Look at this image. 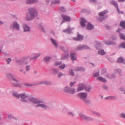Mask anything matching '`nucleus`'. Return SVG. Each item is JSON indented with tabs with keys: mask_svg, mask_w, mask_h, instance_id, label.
<instances>
[{
	"mask_svg": "<svg viewBox=\"0 0 125 125\" xmlns=\"http://www.w3.org/2000/svg\"><path fill=\"white\" fill-rule=\"evenodd\" d=\"M60 3V0H54L51 2L52 4H59Z\"/></svg>",
	"mask_w": 125,
	"mask_h": 125,
	"instance_id": "c85d7f7f",
	"label": "nucleus"
},
{
	"mask_svg": "<svg viewBox=\"0 0 125 125\" xmlns=\"http://www.w3.org/2000/svg\"><path fill=\"white\" fill-rule=\"evenodd\" d=\"M11 26L13 29H14L17 30H19L20 29L19 24L16 21L13 22L11 25Z\"/></svg>",
	"mask_w": 125,
	"mask_h": 125,
	"instance_id": "1a4fd4ad",
	"label": "nucleus"
},
{
	"mask_svg": "<svg viewBox=\"0 0 125 125\" xmlns=\"http://www.w3.org/2000/svg\"><path fill=\"white\" fill-rule=\"evenodd\" d=\"M11 60L10 58H8L6 60V61L8 64L10 63V62L11 61Z\"/></svg>",
	"mask_w": 125,
	"mask_h": 125,
	"instance_id": "69168bd1",
	"label": "nucleus"
},
{
	"mask_svg": "<svg viewBox=\"0 0 125 125\" xmlns=\"http://www.w3.org/2000/svg\"><path fill=\"white\" fill-rule=\"evenodd\" d=\"M6 75L7 77L10 79H11L12 80L16 83L19 82V81L13 76L12 74L10 73H6Z\"/></svg>",
	"mask_w": 125,
	"mask_h": 125,
	"instance_id": "9d476101",
	"label": "nucleus"
},
{
	"mask_svg": "<svg viewBox=\"0 0 125 125\" xmlns=\"http://www.w3.org/2000/svg\"><path fill=\"white\" fill-rule=\"evenodd\" d=\"M28 57H25L22 58L23 61V65H26L29 62L26 61L28 60Z\"/></svg>",
	"mask_w": 125,
	"mask_h": 125,
	"instance_id": "a878e982",
	"label": "nucleus"
},
{
	"mask_svg": "<svg viewBox=\"0 0 125 125\" xmlns=\"http://www.w3.org/2000/svg\"><path fill=\"white\" fill-rule=\"evenodd\" d=\"M67 115H70L72 117H73L75 115L74 113L71 112H69L67 113Z\"/></svg>",
	"mask_w": 125,
	"mask_h": 125,
	"instance_id": "09e8293b",
	"label": "nucleus"
},
{
	"mask_svg": "<svg viewBox=\"0 0 125 125\" xmlns=\"http://www.w3.org/2000/svg\"><path fill=\"white\" fill-rule=\"evenodd\" d=\"M16 62L19 65H23V61L22 60H19L16 61Z\"/></svg>",
	"mask_w": 125,
	"mask_h": 125,
	"instance_id": "49530a36",
	"label": "nucleus"
},
{
	"mask_svg": "<svg viewBox=\"0 0 125 125\" xmlns=\"http://www.w3.org/2000/svg\"><path fill=\"white\" fill-rule=\"evenodd\" d=\"M77 96L83 101L84 99L87 98V94L86 93H81L78 94Z\"/></svg>",
	"mask_w": 125,
	"mask_h": 125,
	"instance_id": "6e6552de",
	"label": "nucleus"
},
{
	"mask_svg": "<svg viewBox=\"0 0 125 125\" xmlns=\"http://www.w3.org/2000/svg\"><path fill=\"white\" fill-rule=\"evenodd\" d=\"M23 85L25 86L31 87L36 85V84L34 83H25Z\"/></svg>",
	"mask_w": 125,
	"mask_h": 125,
	"instance_id": "72a5a7b5",
	"label": "nucleus"
},
{
	"mask_svg": "<svg viewBox=\"0 0 125 125\" xmlns=\"http://www.w3.org/2000/svg\"><path fill=\"white\" fill-rule=\"evenodd\" d=\"M22 27L24 32H28L30 30V27L26 24H23L22 25Z\"/></svg>",
	"mask_w": 125,
	"mask_h": 125,
	"instance_id": "ddd939ff",
	"label": "nucleus"
},
{
	"mask_svg": "<svg viewBox=\"0 0 125 125\" xmlns=\"http://www.w3.org/2000/svg\"><path fill=\"white\" fill-rule=\"evenodd\" d=\"M52 84V82L46 80L45 81V84L47 85H49Z\"/></svg>",
	"mask_w": 125,
	"mask_h": 125,
	"instance_id": "a18cd8bd",
	"label": "nucleus"
},
{
	"mask_svg": "<svg viewBox=\"0 0 125 125\" xmlns=\"http://www.w3.org/2000/svg\"><path fill=\"white\" fill-rule=\"evenodd\" d=\"M41 55V53H37L36 54V55L34 57L31 58L30 59V60H33L39 57Z\"/></svg>",
	"mask_w": 125,
	"mask_h": 125,
	"instance_id": "c756f323",
	"label": "nucleus"
},
{
	"mask_svg": "<svg viewBox=\"0 0 125 125\" xmlns=\"http://www.w3.org/2000/svg\"><path fill=\"white\" fill-rule=\"evenodd\" d=\"M69 74L70 75L72 76H74V73L73 72V69H70L69 71Z\"/></svg>",
	"mask_w": 125,
	"mask_h": 125,
	"instance_id": "de8ad7c7",
	"label": "nucleus"
},
{
	"mask_svg": "<svg viewBox=\"0 0 125 125\" xmlns=\"http://www.w3.org/2000/svg\"><path fill=\"white\" fill-rule=\"evenodd\" d=\"M110 2L111 4L114 6L116 8L117 10L119 11V8L118 7V4L116 1L112 0L110 1Z\"/></svg>",
	"mask_w": 125,
	"mask_h": 125,
	"instance_id": "a211bd4d",
	"label": "nucleus"
},
{
	"mask_svg": "<svg viewBox=\"0 0 125 125\" xmlns=\"http://www.w3.org/2000/svg\"><path fill=\"white\" fill-rule=\"evenodd\" d=\"M121 71L120 69H117L115 71V73H118L119 74H121Z\"/></svg>",
	"mask_w": 125,
	"mask_h": 125,
	"instance_id": "bf43d9fd",
	"label": "nucleus"
},
{
	"mask_svg": "<svg viewBox=\"0 0 125 125\" xmlns=\"http://www.w3.org/2000/svg\"><path fill=\"white\" fill-rule=\"evenodd\" d=\"M13 83L12 84V85L13 86L15 87H22V86L21 84L18 83Z\"/></svg>",
	"mask_w": 125,
	"mask_h": 125,
	"instance_id": "2f4dec72",
	"label": "nucleus"
},
{
	"mask_svg": "<svg viewBox=\"0 0 125 125\" xmlns=\"http://www.w3.org/2000/svg\"><path fill=\"white\" fill-rule=\"evenodd\" d=\"M57 74V77L59 78H61L62 76L64 75V74L62 73L59 72V71Z\"/></svg>",
	"mask_w": 125,
	"mask_h": 125,
	"instance_id": "3c124183",
	"label": "nucleus"
},
{
	"mask_svg": "<svg viewBox=\"0 0 125 125\" xmlns=\"http://www.w3.org/2000/svg\"><path fill=\"white\" fill-rule=\"evenodd\" d=\"M85 120L87 121H93L94 120V118L92 117L86 116Z\"/></svg>",
	"mask_w": 125,
	"mask_h": 125,
	"instance_id": "79ce46f5",
	"label": "nucleus"
},
{
	"mask_svg": "<svg viewBox=\"0 0 125 125\" xmlns=\"http://www.w3.org/2000/svg\"><path fill=\"white\" fill-rule=\"evenodd\" d=\"M31 66L30 65H28L26 66L25 70L27 72L29 71L30 69Z\"/></svg>",
	"mask_w": 125,
	"mask_h": 125,
	"instance_id": "4d7b16f0",
	"label": "nucleus"
},
{
	"mask_svg": "<svg viewBox=\"0 0 125 125\" xmlns=\"http://www.w3.org/2000/svg\"><path fill=\"white\" fill-rule=\"evenodd\" d=\"M103 87L104 89L108 91V89L107 86L105 85H103Z\"/></svg>",
	"mask_w": 125,
	"mask_h": 125,
	"instance_id": "0e129e2a",
	"label": "nucleus"
},
{
	"mask_svg": "<svg viewBox=\"0 0 125 125\" xmlns=\"http://www.w3.org/2000/svg\"><path fill=\"white\" fill-rule=\"evenodd\" d=\"M99 75V72H94L93 73V76L94 77H96Z\"/></svg>",
	"mask_w": 125,
	"mask_h": 125,
	"instance_id": "6e6d98bb",
	"label": "nucleus"
},
{
	"mask_svg": "<svg viewBox=\"0 0 125 125\" xmlns=\"http://www.w3.org/2000/svg\"><path fill=\"white\" fill-rule=\"evenodd\" d=\"M23 94H24L25 96L23 97V98H21V99L20 100L22 102H23L26 103H27L28 102V101L25 99L28 97V95L26 94L25 93H24Z\"/></svg>",
	"mask_w": 125,
	"mask_h": 125,
	"instance_id": "b1692460",
	"label": "nucleus"
},
{
	"mask_svg": "<svg viewBox=\"0 0 125 125\" xmlns=\"http://www.w3.org/2000/svg\"><path fill=\"white\" fill-rule=\"evenodd\" d=\"M38 14V12L35 8H30L29 12L26 15L27 20L30 21L33 20L37 16Z\"/></svg>",
	"mask_w": 125,
	"mask_h": 125,
	"instance_id": "f257e3e1",
	"label": "nucleus"
},
{
	"mask_svg": "<svg viewBox=\"0 0 125 125\" xmlns=\"http://www.w3.org/2000/svg\"><path fill=\"white\" fill-rule=\"evenodd\" d=\"M97 79L104 83H106L107 82V81L105 79L103 78L101 76L98 77L97 78Z\"/></svg>",
	"mask_w": 125,
	"mask_h": 125,
	"instance_id": "393cba45",
	"label": "nucleus"
},
{
	"mask_svg": "<svg viewBox=\"0 0 125 125\" xmlns=\"http://www.w3.org/2000/svg\"><path fill=\"white\" fill-rule=\"evenodd\" d=\"M90 49V48L86 45H80L77 46L75 49L76 51H80L83 49Z\"/></svg>",
	"mask_w": 125,
	"mask_h": 125,
	"instance_id": "39448f33",
	"label": "nucleus"
},
{
	"mask_svg": "<svg viewBox=\"0 0 125 125\" xmlns=\"http://www.w3.org/2000/svg\"><path fill=\"white\" fill-rule=\"evenodd\" d=\"M85 85L83 84H80L79 85V86L77 90V91L78 92L83 90L84 88H85Z\"/></svg>",
	"mask_w": 125,
	"mask_h": 125,
	"instance_id": "aec40b11",
	"label": "nucleus"
},
{
	"mask_svg": "<svg viewBox=\"0 0 125 125\" xmlns=\"http://www.w3.org/2000/svg\"><path fill=\"white\" fill-rule=\"evenodd\" d=\"M62 62L61 61L56 62L54 63V65L56 66H58L61 64Z\"/></svg>",
	"mask_w": 125,
	"mask_h": 125,
	"instance_id": "e2e57ef3",
	"label": "nucleus"
},
{
	"mask_svg": "<svg viewBox=\"0 0 125 125\" xmlns=\"http://www.w3.org/2000/svg\"><path fill=\"white\" fill-rule=\"evenodd\" d=\"M104 42L105 43L108 45H115L116 44L115 42L109 40H104Z\"/></svg>",
	"mask_w": 125,
	"mask_h": 125,
	"instance_id": "4468645a",
	"label": "nucleus"
},
{
	"mask_svg": "<svg viewBox=\"0 0 125 125\" xmlns=\"http://www.w3.org/2000/svg\"><path fill=\"white\" fill-rule=\"evenodd\" d=\"M50 40L54 46L56 48H58V44L56 40L52 38L50 39Z\"/></svg>",
	"mask_w": 125,
	"mask_h": 125,
	"instance_id": "f3484780",
	"label": "nucleus"
},
{
	"mask_svg": "<svg viewBox=\"0 0 125 125\" xmlns=\"http://www.w3.org/2000/svg\"><path fill=\"white\" fill-rule=\"evenodd\" d=\"M69 55L68 54H63L61 57V59L62 60H64L67 58Z\"/></svg>",
	"mask_w": 125,
	"mask_h": 125,
	"instance_id": "f704fd0d",
	"label": "nucleus"
},
{
	"mask_svg": "<svg viewBox=\"0 0 125 125\" xmlns=\"http://www.w3.org/2000/svg\"><path fill=\"white\" fill-rule=\"evenodd\" d=\"M91 113L95 115L98 116H100L101 115V114L99 112L95 111H92Z\"/></svg>",
	"mask_w": 125,
	"mask_h": 125,
	"instance_id": "ea45409f",
	"label": "nucleus"
},
{
	"mask_svg": "<svg viewBox=\"0 0 125 125\" xmlns=\"http://www.w3.org/2000/svg\"><path fill=\"white\" fill-rule=\"evenodd\" d=\"M83 101L85 104H89L91 103V101L89 99H87L86 98L84 99Z\"/></svg>",
	"mask_w": 125,
	"mask_h": 125,
	"instance_id": "7c9ffc66",
	"label": "nucleus"
},
{
	"mask_svg": "<svg viewBox=\"0 0 125 125\" xmlns=\"http://www.w3.org/2000/svg\"><path fill=\"white\" fill-rule=\"evenodd\" d=\"M94 26H93L91 24L88 23L87 26V28L89 30H91L93 29Z\"/></svg>",
	"mask_w": 125,
	"mask_h": 125,
	"instance_id": "bb28decb",
	"label": "nucleus"
},
{
	"mask_svg": "<svg viewBox=\"0 0 125 125\" xmlns=\"http://www.w3.org/2000/svg\"><path fill=\"white\" fill-rule=\"evenodd\" d=\"M119 47L124 48H125V42H123L121 43Z\"/></svg>",
	"mask_w": 125,
	"mask_h": 125,
	"instance_id": "603ef678",
	"label": "nucleus"
},
{
	"mask_svg": "<svg viewBox=\"0 0 125 125\" xmlns=\"http://www.w3.org/2000/svg\"><path fill=\"white\" fill-rule=\"evenodd\" d=\"M29 100L30 102L35 104H38L39 103H42L41 100L33 97H30L29 99Z\"/></svg>",
	"mask_w": 125,
	"mask_h": 125,
	"instance_id": "7ed1b4c3",
	"label": "nucleus"
},
{
	"mask_svg": "<svg viewBox=\"0 0 125 125\" xmlns=\"http://www.w3.org/2000/svg\"><path fill=\"white\" fill-rule=\"evenodd\" d=\"M64 91L66 93L73 94L75 92V90L74 88H71L68 86H66L64 87Z\"/></svg>",
	"mask_w": 125,
	"mask_h": 125,
	"instance_id": "20e7f679",
	"label": "nucleus"
},
{
	"mask_svg": "<svg viewBox=\"0 0 125 125\" xmlns=\"http://www.w3.org/2000/svg\"><path fill=\"white\" fill-rule=\"evenodd\" d=\"M45 81H40L39 82H38L37 84H36V85H39V84H45Z\"/></svg>",
	"mask_w": 125,
	"mask_h": 125,
	"instance_id": "052dcab7",
	"label": "nucleus"
},
{
	"mask_svg": "<svg viewBox=\"0 0 125 125\" xmlns=\"http://www.w3.org/2000/svg\"><path fill=\"white\" fill-rule=\"evenodd\" d=\"M107 76L109 79L115 78V76L114 74H107Z\"/></svg>",
	"mask_w": 125,
	"mask_h": 125,
	"instance_id": "58836bf2",
	"label": "nucleus"
},
{
	"mask_svg": "<svg viewBox=\"0 0 125 125\" xmlns=\"http://www.w3.org/2000/svg\"><path fill=\"white\" fill-rule=\"evenodd\" d=\"M83 36L78 33L77 36L76 37L73 38V40L75 41H81L83 39Z\"/></svg>",
	"mask_w": 125,
	"mask_h": 125,
	"instance_id": "2eb2a0df",
	"label": "nucleus"
},
{
	"mask_svg": "<svg viewBox=\"0 0 125 125\" xmlns=\"http://www.w3.org/2000/svg\"><path fill=\"white\" fill-rule=\"evenodd\" d=\"M24 93L21 94H19L17 92L13 93V96L16 97L17 99H19L20 98H23L25 96L23 94Z\"/></svg>",
	"mask_w": 125,
	"mask_h": 125,
	"instance_id": "9b49d317",
	"label": "nucleus"
},
{
	"mask_svg": "<svg viewBox=\"0 0 125 125\" xmlns=\"http://www.w3.org/2000/svg\"><path fill=\"white\" fill-rule=\"evenodd\" d=\"M79 116L82 119L85 120L86 116L85 115L83 114L82 113H80L78 114Z\"/></svg>",
	"mask_w": 125,
	"mask_h": 125,
	"instance_id": "c9c22d12",
	"label": "nucleus"
},
{
	"mask_svg": "<svg viewBox=\"0 0 125 125\" xmlns=\"http://www.w3.org/2000/svg\"><path fill=\"white\" fill-rule=\"evenodd\" d=\"M50 71L51 72L52 74L55 75L57 74L59 71V69H55L52 68L50 69Z\"/></svg>",
	"mask_w": 125,
	"mask_h": 125,
	"instance_id": "6ab92c4d",
	"label": "nucleus"
},
{
	"mask_svg": "<svg viewBox=\"0 0 125 125\" xmlns=\"http://www.w3.org/2000/svg\"><path fill=\"white\" fill-rule=\"evenodd\" d=\"M119 36L121 39L125 41V35L122 33H120Z\"/></svg>",
	"mask_w": 125,
	"mask_h": 125,
	"instance_id": "864d4df0",
	"label": "nucleus"
},
{
	"mask_svg": "<svg viewBox=\"0 0 125 125\" xmlns=\"http://www.w3.org/2000/svg\"><path fill=\"white\" fill-rule=\"evenodd\" d=\"M81 21L80 22L81 24L83 27H84L86 26L85 23L87 22V21L84 18H81Z\"/></svg>",
	"mask_w": 125,
	"mask_h": 125,
	"instance_id": "dca6fc26",
	"label": "nucleus"
},
{
	"mask_svg": "<svg viewBox=\"0 0 125 125\" xmlns=\"http://www.w3.org/2000/svg\"><path fill=\"white\" fill-rule=\"evenodd\" d=\"M59 10L60 11L63 12H65L66 11L65 8L63 7H60L59 8Z\"/></svg>",
	"mask_w": 125,
	"mask_h": 125,
	"instance_id": "13d9d810",
	"label": "nucleus"
},
{
	"mask_svg": "<svg viewBox=\"0 0 125 125\" xmlns=\"http://www.w3.org/2000/svg\"><path fill=\"white\" fill-rule=\"evenodd\" d=\"M37 2V0H27L26 3L27 4H29L36 3Z\"/></svg>",
	"mask_w": 125,
	"mask_h": 125,
	"instance_id": "cd10ccee",
	"label": "nucleus"
},
{
	"mask_svg": "<svg viewBox=\"0 0 125 125\" xmlns=\"http://www.w3.org/2000/svg\"><path fill=\"white\" fill-rule=\"evenodd\" d=\"M120 26L123 27L125 29V21H122L120 22Z\"/></svg>",
	"mask_w": 125,
	"mask_h": 125,
	"instance_id": "37998d69",
	"label": "nucleus"
},
{
	"mask_svg": "<svg viewBox=\"0 0 125 125\" xmlns=\"http://www.w3.org/2000/svg\"><path fill=\"white\" fill-rule=\"evenodd\" d=\"M76 83V82H71L70 83V87H72L73 85Z\"/></svg>",
	"mask_w": 125,
	"mask_h": 125,
	"instance_id": "774afa93",
	"label": "nucleus"
},
{
	"mask_svg": "<svg viewBox=\"0 0 125 125\" xmlns=\"http://www.w3.org/2000/svg\"><path fill=\"white\" fill-rule=\"evenodd\" d=\"M51 57L50 56H47L45 57L43 59V61L46 63H48L51 59Z\"/></svg>",
	"mask_w": 125,
	"mask_h": 125,
	"instance_id": "4be33fe9",
	"label": "nucleus"
},
{
	"mask_svg": "<svg viewBox=\"0 0 125 125\" xmlns=\"http://www.w3.org/2000/svg\"><path fill=\"white\" fill-rule=\"evenodd\" d=\"M84 88L86 92H89L91 89V87L90 86H88L85 87Z\"/></svg>",
	"mask_w": 125,
	"mask_h": 125,
	"instance_id": "a19ab883",
	"label": "nucleus"
},
{
	"mask_svg": "<svg viewBox=\"0 0 125 125\" xmlns=\"http://www.w3.org/2000/svg\"><path fill=\"white\" fill-rule=\"evenodd\" d=\"M108 12V11L107 10L100 12L98 14L99 17L98 19L99 21H102L107 17V16L104 15Z\"/></svg>",
	"mask_w": 125,
	"mask_h": 125,
	"instance_id": "f03ea898",
	"label": "nucleus"
},
{
	"mask_svg": "<svg viewBox=\"0 0 125 125\" xmlns=\"http://www.w3.org/2000/svg\"><path fill=\"white\" fill-rule=\"evenodd\" d=\"M72 29H71L70 27H69L68 28L65 30H63V31L64 32L67 33L68 34H70L72 32Z\"/></svg>",
	"mask_w": 125,
	"mask_h": 125,
	"instance_id": "412c9836",
	"label": "nucleus"
},
{
	"mask_svg": "<svg viewBox=\"0 0 125 125\" xmlns=\"http://www.w3.org/2000/svg\"><path fill=\"white\" fill-rule=\"evenodd\" d=\"M119 115L120 118L125 119V113H122L119 114Z\"/></svg>",
	"mask_w": 125,
	"mask_h": 125,
	"instance_id": "c03bdc74",
	"label": "nucleus"
},
{
	"mask_svg": "<svg viewBox=\"0 0 125 125\" xmlns=\"http://www.w3.org/2000/svg\"><path fill=\"white\" fill-rule=\"evenodd\" d=\"M61 16L63 19V20L61 24L65 21H70L71 18L69 16L63 14Z\"/></svg>",
	"mask_w": 125,
	"mask_h": 125,
	"instance_id": "0eeeda50",
	"label": "nucleus"
},
{
	"mask_svg": "<svg viewBox=\"0 0 125 125\" xmlns=\"http://www.w3.org/2000/svg\"><path fill=\"white\" fill-rule=\"evenodd\" d=\"M101 46V43H100L98 42L95 44V46L97 49H99L100 48V46Z\"/></svg>",
	"mask_w": 125,
	"mask_h": 125,
	"instance_id": "8fccbe9b",
	"label": "nucleus"
},
{
	"mask_svg": "<svg viewBox=\"0 0 125 125\" xmlns=\"http://www.w3.org/2000/svg\"><path fill=\"white\" fill-rule=\"evenodd\" d=\"M42 103H39V104L36 105V107H40L44 109H46L48 108L49 107L45 103H44L43 101L41 100Z\"/></svg>",
	"mask_w": 125,
	"mask_h": 125,
	"instance_id": "423d86ee",
	"label": "nucleus"
},
{
	"mask_svg": "<svg viewBox=\"0 0 125 125\" xmlns=\"http://www.w3.org/2000/svg\"><path fill=\"white\" fill-rule=\"evenodd\" d=\"M39 28L40 29H41L42 31L44 33H46V31L44 30V29L41 24H40L39 25Z\"/></svg>",
	"mask_w": 125,
	"mask_h": 125,
	"instance_id": "e433bc0d",
	"label": "nucleus"
},
{
	"mask_svg": "<svg viewBox=\"0 0 125 125\" xmlns=\"http://www.w3.org/2000/svg\"><path fill=\"white\" fill-rule=\"evenodd\" d=\"M98 53L99 54H101L102 55H104L105 53L104 50H99L98 51Z\"/></svg>",
	"mask_w": 125,
	"mask_h": 125,
	"instance_id": "5fc2aeb1",
	"label": "nucleus"
},
{
	"mask_svg": "<svg viewBox=\"0 0 125 125\" xmlns=\"http://www.w3.org/2000/svg\"><path fill=\"white\" fill-rule=\"evenodd\" d=\"M65 65L64 64H62L59 66V67L61 69H63L65 67Z\"/></svg>",
	"mask_w": 125,
	"mask_h": 125,
	"instance_id": "680f3d73",
	"label": "nucleus"
},
{
	"mask_svg": "<svg viewBox=\"0 0 125 125\" xmlns=\"http://www.w3.org/2000/svg\"><path fill=\"white\" fill-rule=\"evenodd\" d=\"M116 97L115 96H108L106 97V99H109V100H114L116 99Z\"/></svg>",
	"mask_w": 125,
	"mask_h": 125,
	"instance_id": "473e14b6",
	"label": "nucleus"
},
{
	"mask_svg": "<svg viewBox=\"0 0 125 125\" xmlns=\"http://www.w3.org/2000/svg\"><path fill=\"white\" fill-rule=\"evenodd\" d=\"M90 2L93 3L94 4H96L97 3L96 0H89Z\"/></svg>",
	"mask_w": 125,
	"mask_h": 125,
	"instance_id": "338daca9",
	"label": "nucleus"
},
{
	"mask_svg": "<svg viewBox=\"0 0 125 125\" xmlns=\"http://www.w3.org/2000/svg\"><path fill=\"white\" fill-rule=\"evenodd\" d=\"M74 70L76 71H84L85 70V69L84 68L82 67H77L75 68Z\"/></svg>",
	"mask_w": 125,
	"mask_h": 125,
	"instance_id": "5701e85b",
	"label": "nucleus"
},
{
	"mask_svg": "<svg viewBox=\"0 0 125 125\" xmlns=\"http://www.w3.org/2000/svg\"><path fill=\"white\" fill-rule=\"evenodd\" d=\"M124 61V59L121 57H119L117 60V62L120 63H123Z\"/></svg>",
	"mask_w": 125,
	"mask_h": 125,
	"instance_id": "4c0bfd02",
	"label": "nucleus"
},
{
	"mask_svg": "<svg viewBox=\"0 0 125 125\" xmlns=\"http://www.w3.org/2000/svg\"><path fill=\"white\" fill-rule=\"evenodd\" d=\"M70 57L72 60L73 61L76 60H77V56L76 52H75L71 51Z\"/></svg>",
	"mask_w": 125,
	"mask_h": 125,
	"instance_id": "f8f14e48",
	"label": "nucleus"
}]
</instances>
